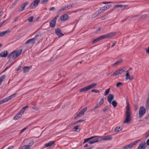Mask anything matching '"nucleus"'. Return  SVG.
<instances>
[{"mask_svg":"<svg viewBox=\"0 0 149 149\" xmlns=\"http://www.w3.org/2000/svg\"><path fill=\"white\" fill-rule=\"evenodd\" d=\"M112 137L111 136H108L102 138L101 139L104 140H110L112 139Z\"/></svg>","mask_w":149,"mask_h":149,"instance_id":"nucleus-23","label":"nucleus"},{"mask_svg":"<svg viewBox=\"0 0 149 149\" xmlns=\"http://www.w3.org/2000/svg\"><path fill=\"white\" fill-rule=\"evenodd\" d=\"M36 40V37H34L30 39L27 40L25 42V44L30 43L33 44L35 43V41Z\"/></svg>","mask_w":149,"mask_h":149,"instance_id":"nucleus-9","label":"nucleus"},{"mask_svg":"<svg viewBox=\"0 0 149 149\" xmlns=\"http://www.w3.org/2000/svg\"><path fill=\"white\" fill-rule=\"evenodd\" d=\"M22 67L21 65H20L17 68H16L15 70V71H17L19 70Z\"/></svg>","mask_w":149,"mask_h":149,"instance_id":"nucleus-46","label":"nucleus"},{"mask_svg":"<svg viewBox=\"0 0 149 149\" xmlns=\"http://www.w3.org/2000/svg\"><path fill=\"white\" fill-rule=\"evenodd\" d=\"M116 42H115L114 43H113L112 45L111 46V47H113L115 45V44H116Z\"/></svg>","mask_w":149,"mask_h":149,"instance_id":"nucleus-60","label":"nucleus"},{"mask_svg":"<svg viewBox=\"0 0 149 149\" xmlns=\"http://www.w3.org/2000/svg\"><path fill=\"white\" fill-rule=\"evenodd\" d=\"M119 74H120V71H119L118 69L114 72H113L111 75L114 76L119 75Z\"/></svg>","mask_w":149,"mask_h":149,"instance_id":"nucleus-33","label":"nucleus"},{"mask_svg":"<svg viewBox=\"0 0 149 149\" xmlns=\"http://www.w3.org/2000/svg\"><path fill=\"white\" fill-rule=\"evenodd\" d=\"M110 88H109L105 91L104 95L106 96L107 95L109 92Z\"/></svg>","mask_w":149,"mask_h":149,"instance_id":"nucleus-45","label":"nucleus"},{"mask_svg":"<svg viewBox=\"0 0 149 149\" xmlns=\"http://www.w3.org/2000/svg\"><path fill=\"white\" fill-rule=\"evenodd\" d=\"M48 0H42L41 2V3L44 4L48 2Z\"/></svg>","mask_w":149,"mask_h":149,"instance_id":"nucleus-48","label":"nucleus"},{"mask_svg":"<svg viewBox=\"0 0 149 149\" xmlns=\"http://www.w3.org/2000/svg\"><path fill=\"white\" fill-rule=\"evenodd\" d=\"M146 52L147 54H149V47H148V49H146Z\"/></svg>","mask_w":149,"mask_h":149,"instance_id":"nucleus-58","label":"nucleus"},{"mask_svg":"<svg viewBox=\"0 0 149 149\" xmlns=\"http://www.w3.org/2000/svg\"><path fill=\"white\" fill-rule=\"evenodd\" d=\"M87 108L86 107L82 109L79 112L77 115L75 116V118H77L78 117H80L81 116L83 115L84 113L87 110Z\"/></svg>","mask_w":149,"mask_h":149,"instance_id":"nucleus-7","label":"nucleus"},{"mask_svg":"<svg viewBox=\"0 0 149 149\" xmlns=\"http://www.w3.org/2000/svg\"><path fill=\"white\" fill-rule=\"evenodd\" d=\"M116 34V32H111L107 34L101 36L97 38L96 39H94L92 42L93 44L96 43L100 40L111 37L115 36Z\"/></svg>","mask_w":149,"mask_h":149,"instance_id":"nucleus-1","label":"nucleus"},{"mask_svg":"<svg viewBox=\"0 0 149 149\" xmlns=\"http://www.w3.org/2000/svg\"><path fill=\"white\" fill-rule=\"evenodd\" d=\"M7 51L6 50L2 52L0 54V56L1 57H5L7 56Z\"/></svg>","mask_w":149,"mask_h":149,"instance_id":"nucleus-24","label":"nucleus"},{"mask_svg":"<svg viewBox=\"0 0 149 149\" xmlns=\"http://www.w3.org/2000/svg\"><path fill=\"white\" fill-rule=\"evenodd\" d=\"M97 136H92L90 138H87V139H85L84 140L83 143H86V142L88 141H89L90 140H92V139Z\"/></svg>","mask_w":149,"mask_h":149,"instance_id":"nucleus-25","label":"nucleus"},{"mask_svg":"<svg viewBox=\"0 0 149 149\" xmlns=\"http://www.w3.org/2000/svg\"><path fill=\"white\" fill-rule=\"evenodd\" d=\"M40 0H34V1L30 5L29 8L32 9L36 8Z\"/></svg>","mask_w":149,"mask_h":149,"instance_id":"nucleus-3","label":"nucleus"},{"mask_svg":"<svg viewBox=\"0 0 149 149\" xmlns=\"http://www.w3.org/2000/svg\"><path fill=\"white\" fill-rule=\"evenodd\" d=\"M30 148L29 147V146H28V145H25L22 147V149H30Z\"/></svg>","mask_w":149,"mask_h":149,"instance_id":"nucleus-40","label":"nucleus"},{"mask_svg":"<svg viewBox=\"0 0 149 149\" xmlns=\"http://www.w3.org/2000/svg\"><path fill=\"white\" fill-rule=\"evenodd\" d=\"M125 68L123 67V69L122 68H120L119 69H118L119 71H120V74H122L123 72L125 71V70H123Z\"/></svg>","mask_w":149,"mask_h":149,"instance_id":"nucleus-41","label":"nucleus"},{"mask_svg":"<svg viewBox=\"0 0 149 149\" xmlns=\"http://www.w3.org/2000/svg\"><path fill=\"white\" fill-rule=\"evenodd\" d=\"M108 109V107L107 106L105 107L103 109V112L104 113L107 111Z\"/></svg>","mask_w":149,"mask_h":149,"instance_id":"nucleus-44","label":"nucleus"},{"mask_svg":"<svg viewBox=\"0 0 149 149\" xmlns=\"http://www.w3.org/2000/svg\"><path fill=\"white\" fill-rule=\"evenodd\" d=\"M146 143L144 142H141L139 145L137 149H145L146 147Z\"/></svg>","mask_w":149,"mask_h":149,"instance_id":"nucleus-10","label":"nucleus"},{"mask_svg":"<svg viewBox=\"0 0 149 149\" xmlns=\"http://www.w3.org/2000/svg\"><path fill=\"white\" fill-rule=\"evenodd\" d=\"M131 114L126 113V118L124 121V123H129L131 120Z\"/></svg>","mask_w":149,"mask_h":149,"instance_id":"nucleus-8","label":"nucleus"},{"mask_svg":"<svg viewBox=\"0 0 149 149\" xmlns=\"http://www.w3.org/2000/svg\"><path fill=\"white\" fill-rule=\"evenodd\" d=\"M107 100L109 103H111V102L114 99V96L113 94H109L107 97Z\"/></svg>","mask_w":149,"mask_h":149,"instance_id":"nucleus-18","label":"nucleus"},{"mask_svg":"<svg viewBox=\"0 0 149 149\" xmlns=\"http://www.w3.org/2000/svg\"><path fill=\"white\" fill-rule=\"evenodd\" d=\"M91 91L92 92H94L96 93H99V91H98V90L96 91L95 89L92 90Z\"/></svg>","mask_w":149,"mask_h":149,"instance_id":"nucleus-52","label":"nucleus"},{"mask_svg":"<svg viewBox=\"0 0 149 149\" xmlns=\"http://www.w3.org/2000/svg\"><path fill=\"white\" fill-rule=\"evenodd\" d=\"M28 107V106H26L24 107H23L22 109L20 110V112L22 113H24L25 111V109L26 108H27Z\"/></svg>","mask_w":149,"mask_h":149,"instance_id":"nucleus-36","label":"nucleus"},{"mask_svg":"<svg viewBox=\"0 0 149 149\" xmlns=\"http://www.w3.org/2000/svg\"><path fill=\"white\" fill-rule=\"evenodd\" d=\"M123 84L121 82H118L116 84V86L117 87H118L120 86L121 85Z\"/></svg>","mask_w":149,"mask_h":149,"instance_id":"nucleus-49","label":"nucleus"},{"mask_svg":"<svg viewBox=\"0 0 149 149\" xmlns=\"http://www.w3.org/2000/svg\"><path fill=\"white\" fill-rule=\"evenodd\" d=\"M126 74H125V76L126 77L125 79L126 80L129 79L130 80H133L134 79V77L133 76H130L129 74V71L127 70L126 71Z\"/></svg>","mask_w":149,"mask_h":149,"instance_id":"nucleus-13","label":"nucleus"},{"mask_svg":"<svg viewBox=\"0 0 149 149\" xmlns=\"http://www.w3.org/2000/svg\"><path fill=\"white\" fill-rule=\"evenodd\" d=\"M122 128L121 127H116L115 129V132H118L120 131H121L122 130Z\"/></svg>","mask_w":149,"mask_h":149,"instance_id":"nucleus-34","label":"nucleus"},{"mask_svg":"<svg viewBox=\"0 0 149 149\" xmlns=\"http://www.w3.org/2000/svg\"><path fill=\"white\" fill-rule=\"evenodd\" d=\"M10 32V31L7 30L3 32H0V37L3 36L6 34Z\"/></svg>","mask_w":149,"mask_h":149,"instance_id":"nucleus-26","label":"nucleus"},{"mask_svg":"<svg viewBox=\"0 0 149 149\" xmlns=\"http://www.w3.org/2000/svg\"><path fill=\"white\" fill-rule=\"evenodd\" d=\"M104 9L102 7L100 8L99 9L97 10L96 12L95 13L94 15H95L96 16H97L98 15L100 14L103 13L104 11Z\"/></svg>","mask_w":149,"mask_h":149,"instance_id":"nucleus-17","label":"nucleus"},{"mask_svg":"<svg viewBox=\"0 0 149 149\" xmlns=\"http://www.w3.org/2000/svg\"><path fill=\"white\" fill-rule=\"evenodd\" d=\"M23 114V113L20 112V111L13 117V119L15 120H18L21 117Z\"/></svg>","mask_w":149,"mask_h":149,"instance_id":"nucleus-14","label":"nucleus"},{"mask_svg":"<svg viewBox=\"0 0 149 149\" xmlns=\"http://www.w3.org/2000/svg\"><path fill=\"white\" fill-rule=\"evenodd\" d=\"M123 62L122 59H120L116 61L112 65V66H117L122 63Z\"/></svg>","mask_w":149,"mask_h":149,"instance_id":"nucleus-21","label":"nucleus"},{"mask_svg":"<svg viewBox=\"0 0 149 149\" xmlns=\"http://www.w3.org/2000/svg\"><path fill=\"white\" fill-rule=\"evenodd\" d=\"M79 126H78L74 127V129L75 130V131H77L79 129Z\"/></svg>","mask_w":149,"mask_h":149,"instance_id":"nucleus-51","label":"nucleus"},{"mask_svg":"<svg viewBox=\"0 0 149 149\" xmlns=\"http://www.w3.org/2000/svg\"><path fill=\"white\" fill-rule=\"evenodd\" d=\"M29 4L28 2H26L22 4L21 6V8L18 10L20 12L22 11L25 9V7Z\"/></svg>","mask_w":149,"mask_h":149,"instance_id":"nucleus-15","label":"nucleus"},{"mask_svg":"<svg viewBox=\"0 0 149 149\" xmlns=\"http://www.w3.org/2000/svg\"><path fill=\"white\" fill-rule=\"evenodd\" d=\"M147 146H149V139H148L146 143Z\"/></svg>","mask_w":149,"mask_h":149,"instance_id":"nucleus-57","label":"nucleus"},{"mask_svg":"<svg viewBox=\"0 0 149 149\" xmlns=\"http://www.w3.org/2000/svg\"><path fill=\"white\" fill-rule=\"evenodd\" d=\"M55 33L59 37L63 36V34L62 33L61 31L58 28L56 29Z\"/></svg>","mask_w":149,"mask_h":149,"instance_id":"nucleus-16","label":"nucleus"},{"mask_svg":"<svg viewBox=\"0 0 149 149\" xmlns=\"http://www.w3.org/2000/svg\"><path fill=\"white\" fill-rule=\"evenodd\" d=\"M34 142L33 140H31L30 142L28 143V146H29V147L30 148V147L33 144Z\"/></svg>","mask_w":149,"mask_h":149,"instance_id":"nucleus-43","label":"nucleus"},{"mask_svg":"<svg viewBox=\"0 0 149 149\" xmlns=\"http://www.w3.org/2000/svg\"><path fill=\"white\" fill-rule=\"evenodd\" d=\"M97 85L96 83H94L90 85H88V88L90 90L91 88H94Z\"/></svg>","mask_w":149,"mask_h":149,"instance_id":"nucleus-29","label":"nucleus"},{"mask_svg":"<svg viewBox=\"0 0 149 149\" xmlns=\"http://www.w3.org/2000/svg\"><path fill=\"white\" fill-rule=\"evenodd\" d=\"M98 141V139H95L92 141H89L88 143L90 144H93L94 143H96Z\"/></svg>","mask_w":149,"mask_h":149,"instance_id":"nucleus-31","label":"nucleus"},{"mask_svg":"<svg viewBox=\"0 0 149 149\" xmlns=\"http://www.w3.org/2000/svg\"><path fill=\"white\" fill-rule=\"evenodd\" d=\"M127 6V5H116L114 6L115 8H119V7H126Z\"/></svg>","mask_w":149,"mask_h":149,"instance_id":"nucleus-35","label":"nucleus"},{"mask_svg":"<svg viewBox=\"0 0 149 149\" xmlns=\"http://www.w3.org/2000/svg\"><path fill=\"white\" fill-rule=\"evenodd\" d=\"M140 140H138L135 141L133 142L130 144L126 145L123 147V149H127L129 148H131L133 146H134L139 141H140Z\"/></svg>","mask_w":149,"mask_h":149,"instance_id":"nucleus-4","label":"nucleus"},{"mask_svg":"<svg viewBox=\"0 0 149 149\" xmlns=\"http://www.w3.org/2000/svg\"><path fill=\"white\" fill-rule=\"evenodd\" d=\"M84 121V120H78V121L77 122V123H79L80 122H81V121Z\"/></svg>","mask_w":149,"mask_h":149,"instance_id":"nucleus-62","label":"nucleus"},{"mask_svg":"<svg viewBox=\"0 0 149 149\" xmlns=\"http://www.w3.org/2000/svg\"><path fill=\"white\" fill-rule=\"evenodd\" d=\"M17 1L15 0V3L12 4L11 6H12V8L13 7L15 6V5L17 3Z\"/></svg>","mask_w":149,"mask_h":149,"instance_id":"nucleus-55","label":"nucleus"},{"mask_svg":"<svg viewBox=\"0 0 149 149\" xmlns=\"http://www.w3.org/2000/svg\"><path fill=\"white\" fill-rule=\"evenodd\" d=\"M22 52V49H20L19 51L15 50L11 52L8 56V58H10L12 57L13 59H15L21 54Z\"/></svg>","mask_w":149,"mask_h":149,"instance_id":"nucleus-2","label":"nucleus"},{"mask_svg":"<svg viewBox=\"0 0 149 149\" xmlns=\"http://www.w3.org/2000/svg\"><path fill=\"white\" fill-rule=\"evenodd\" d=\"M111 7V5H107L104 6L102 7V8L104 9V10H106L107 9H109Z\"/></svg>","mask_w":149,"mask_h":149,"instance_id":"nucleus-39","label":"nucleus"},{"mask_svg":"<svg viewBox=\"0 0 149 149\" xmlns=\"http://www.w3.org/2000/svg\"><path fill=\"white\" fill-rule=\"evenodd\" d=\"M134 107L135 109L137 110L138 109V106L137 104H136L134 105Z\"/></svg>","mask_w":149,"mask_h":149,"instance_id":"nucleus-56","label":"nucleus"},{"mask_svg":"<svg viewBox=\"0 0 149 149\" xmlns=\"http://www.w3.org/2000/svg\"><path fill=\"white\" fill-rule=\"evenodd\" d=\"M68 15L67 14H65L60 17V19L62 21H65L68 19Z\"/></svg>","mask_w":149,"mask_h":149,"instance_id":"nucleus-19","label":"nucleus"},{"mask_svg":"<svg viewBox=\"0 0 149 149\" xmlns=\"http://www.w3.org/2000/svg\"><path fill=\"white\" fill-rule=\"evenodd\" d=\"M99 107L98 104H97L91 110V111H94V113H97L99 112V109H97Z\"/></svg>","mask_w":149,"mask_h":149,"instance_id":"nucleus-22","label":"nucleus"},{"mask_svg":"<svg viewBox=\"0 0 149 149\" xmlns=\"http://www.w3.org/2000/svg\"><path fill=\"white\" fill-rule=\"evenodd\" d=\"M28 128L27 127H25L22 129L20 132V134L22 133L23 132H24Z\"/></svg>","mask_w":149,"mask_h":149,"instance_id":"nucleus-47","label":"nucleus"},{"mask_svg":"<svg viewBox=\"0 0 149 149\" xmlns=\"http://www.w3.org/2000/svg\"><path fill=\"white\" fill-rule=\"evenodd\" d=\"M126 113L131 114V112L130 110V107L129 104L128 103L126 107Z\"/></svg>","mask_w":149,"mask_h":149,"instance_id":"nucleus-28","label":"nucleus"},{"mask_svg":"<svg viewBox=\"0 0 149 149\" xmlns=\"http://www.w3.org/2000/svg\"><path fill=\"white\" fill-rule=\"evenodd\" d=\"M56 20V17H55L52 20L49 22L50 27L53 28L55 26Z\"/></svg>","mask_w":149,"mask_h":149,"instance_id":"nucleus-11","label":"nucleus"},{"mask_svg":"<svg viewBox=\"0 0 149 149\" xmlns=\"http://www.w3.org/2000/svg\"><path fill=\"white\" fill-rule=\"evenodd\" d=\"M149 106V102L148 100H147L146 102V107H148Z\"/></svg>","mask_w":149,"mask_h":149,"instance_id":"nucleus-53","label":"nucleus"},{"mask_svg":"<svg viewBox=\"0 0 149 149\" xmlns=\"http://www.w3.org/2000/svg\"><path fill=\"white\" fill-rule=\"evenodd\" d=\"M3 102L2 100H0V105L1 104L3 103Z\"/></svg>","mask_w":149,"mask_h":149,"instance_id":"nucleus-63","label":"nucleus"},{"mask_svg":"<svg viewBox=\"0 0 149 149\" xmlns=\"http://www.w3.org/2000/svg\"><path fill=\"white\" fill-rule=\"evenodd\" d=\"M89 90V89L88 88V86H87L80 89L79 91V92H85Z\"/></svg>","mask_w":149,"mask_h":149,"instance_id":"nucleus-27","label":"nucleus"},{"mask_svg":"<svg viewBox=\"0 0 149 149\" xmlns=\"http://www.w3.org/2000/svg\"><path fill=\"white\" fill-rule=\"evenodd\" d=\"M111 2H103L102 3L105 4H106L108 3H111Z\"/></svg>","mask_w":149,"mask_h":149,"instance_id":"nucleus-54","label":"nucleus"},{"mask_svg":"<svg viewBox=\"0 0 149 149\" xmlns=\"http://www.w3.org/2000/svg\"><path fill=\"white\" fill-rule=\"evenodd\" d=\"M88 146V144H86L84 146V148H86Z\"/></svg>","mask_w":149,"mask_h":149,"instance_id":"nucleus-64","label":"nucleus"},{"mask_svg":"<svg viewBox=\"0 0 149 149\" xmlns=\"http://www.w3.org/2000/svg\"><path fill=\"white\" fill-rule=\"evenodd\" d=\"M104 102V98H102L100 100L99 103L97 104L99 105H102L103 104Z\"/></svg>","mask_w":149,"mask_h":149,"instance_id":"nucleus-38","label":"nucleus"},{"mask_svg":"<svg viewBox=\"0 0 149 149\" xmlns=\"http://www.w3.org/2000/svg\"><path fill=\"white\" fill-rule=\"evenodd\" d=\"M23 69L24 73L27 72L29 71V67L24 66L23 67Z\"/></svg>","mask_w":149,"mask_h":149,"instance_id":"nucleus-30","label":"nucleus"},{"mask_svg":"<svg viewBox=\"0 0 149 149\" xmlns=\"http://www.w3.org/2000/svg\"><path fill=\"white\" fill-rule=\"evenodd\" d=\"M72 5H67V6H65L62 7L58 11L60 12L62 11L65 10H68L72 8Z\"/></svg>","mask_w":149,"mask_h":149,"instance_id":"nucleus-12","label":"nucleus"},{"mask_svg":"<svg viewBox=\"0 0 149 149\" xmlns=\"http://www.w3.org/2000/svg\"><path fill=\"white\" fill-rule=\"evenodd\" d=\"M13 148V146H9L7 149H12Z\"/></svg>","mask_w":149,"mask_h":149,"instance_id":"nucleus-61","label":"nucleus"},{"mask_svg":"<svg viewBox=\"0 0 149 149\" xmlns=\"http://www.w3.org/2000/svg\"><path fill=\"white\" fill-rule=\"evenodd\" d=\"M55 143V141H50L49 142L45 144V147H48L51 146Z\"/></svg>","mask_w":149,"mask_h":149,"instance_id":"nucleus-20","label":"nucleus"},{"mask_svg":"<svg viewBox=\"0 0 149 149\" xmlns=\"http://www.w3.org/2000/svg\"><path fill=\"white\" fill-rule=\"evenodd\" d=\"M17 94L16 93H15L14 94L11 95L10 96H9L8 97H6V98L3 99V100H2V101L3 103H5L7 102L8 101L11 100L13 99L16 96Z\"/></svg>","mask_w":149,"mask_h":149,"instance_id":"nucleus-5","label":"nucleus"},{"mask_svg":"<svg viewBox=\"0 0 149 149\" xmlns=\"http://www.w3.org/2000/svg\"><path fill=\"white\" fill-rule=\"evenodd\" d=\"M55 9L54 7H52L49 9V10L50 11H53Z\"/></svg>","mask_w":149,"mask_h":149,"instance_id":"nucleus-59","label":"nucleus"},{"mask_svg":"<svg viewBox=\"0 0 149 149\" xmlns=\"http://www.w3.org/2000/svg\"><path fill=\"white\" fill-rule=\"evenodd\" d=\"M32 108L33 109V110H36V111H38V108L36 107V106H35L33 107H32Z\"/></svg>","mask_w":149,"mask_h":149,"instance_id":"nucleus-50","label":"nucleus"},{"mask_svg":"<svg viewBox=\"0 0 149 149\" xmlns=\"http://www.w3.org/2000/svg\"><path fill=\"white\" fill-rule=\"evenodd\" d=\"M6 76L4 75H2L0 77V86L3 80L5 79Z\"/></svg>","mask_w":149,"mask_h":149,"instance_id":"nucleus-37","label":"nucleus"},{"mask_svg":"<svg viewBox=\"0 0 149 149\" xmlns=\"http://www.w3.org/2000/svg\"><path fill=\"white\" fill-rule=\"evenodd\" d=\"M146 113V110L144 107L143 106L141 107L139 109V118H141Z\"/></svg>","mask_w":149,"mask_h":149,"instance_id":"nucleus-6","label":"nucleus"},{"mask_svg":"<svg viewBox=\"0 0 149 149\" xmlns=\"http://www.w3.org/2000/svg\"><path fill=\"white\" fill-rule=\"evenodd\" d=\"M33 16H31L30 17H29L28 19V22H32L33 21Z\"/></svg>","mask_w":149,"mask_h":149,"instance_id":"nucleus-42","label":"nucleus"},{"mask_svg":"<svg viewBox=\"0 0 149 149\" xmlns=\"http://www.w3.org/2000/svg\"><path fill=\"white\" fill-rule=\"evenodd\" d=\"M109 104H112L113 107L114 108L116 107L117 105V103L115 100L111 102V103Z\"/></svg>","mask_w":149,"mask_h":149,"instance_id":"nucleus-32","label":"nucleus"}]
</instances>
